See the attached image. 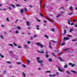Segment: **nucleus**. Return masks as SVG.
<instances>
[{
  "mask_svg": "<svg viewBox=\"0 0 77 77\" xmlns=\"http://www.w3.org/2000/svg\"><path fill=\"white\" fill-rule=\"evenodd\" d=\"M36 59L38 63H43V60H41V58H40V57H37L36 58Z\"/></svg>",
  "mask_w": 77,
  "mask_h": 77,
  "instance_id": "nucleus-1",
  "label": "nucleus"
},
{
  "mask_svg": "<svg viewBox=\"0 0 77 77\" xmlns=\"http://www.w3.org/2000/svg\"><path fill=\"white\" fill-rule=\"evenodd\" d=\"M69 65H71V67H75V66L76 64H72L71 63H69Z\"/></svg>",
  "mask_w": 77,
  "mask_h": 77,
  "instance_id": "nucleus-2",
  "label": "nucleus"
},
{
  "mask_svg": "<svg viewBox=\"0 0 77 77\" xmlns=\"http://www.w3.org/2000/svg\"><path fill=\"white\" fill-rule=\"evenodd\" d=\"M36 44H37V45H39L41 48H42V47H43V45L40 43H37Z\"/></svg>",
  "mask_w": 77,
  "mask_h": 77,
  "instance_id": "nucleus-3",
  "label": "nucleus"
},
{
  "mask_svg": "<svg viewBox=\"0 0 77 77\" xmlns=\"http://www.w3.org/2000/svg\"><path fill=\"white\" fill-rule=\"evenodd\" d=\"M58 71H60L61 72H63V70H62V69H61V68H60V67L58 66Z\"/></svg>",
  "mask_w": 77,
  "mask_h": 77,
  "instance_id": "nucleus-4",
  "label": "nucleus"
},
{
  "mask_svg": "<svg viewBox=\"0 0 77 77\" xmlns=\"http://www.w3.org/2000/svg\"><path fill=\"white\" fill-rule=\"evenodd\" d=\"M70 38H69V37H65L64 38L63 40L64 41H65V40H69V39Z\"/></svg>",
  "mask_w": 77,
  "mask_h": 77,
  "instance_id": "nucleus-5",
  "label": "nucleus"
},
{
  "mask_svg": "<svg viewBox=\"0 0 77 77\" xmlns=\"http://www.w3.org/2000/svg\"><path fill=\"white\" fill-rule=\"evenodd\" d=\"M22 75L24 77H26V73L24 72H23L22 73Z\"/></svg>",
  "mask_w": 77,
  "mask_h": 77,
  "instance_id": "nucleus-6",
  "label": "nucleus"
},
{
  "mask_svg": "<svg viewBox=\"0 0 77 77\" xmlns=\"http://www.w3.org/2000/svg\"><path fill=\"white\" fill-rule=\"evenodd\" d=\"M49 75L50 76V77H55V76H56V74L51 75V74H50Z\"/></svg>",
  "mask_w": 77,
  "mask_h": 77,
  "instance_id": "nucleus-7",
  "label": "nucleus"
},
{
  "mask_svg": "<svg viewBox=\"0 0 77 77\" xmlns=\"http://www.w3.org/2000/svg\"><path fill=\"white\" fill-rule=\"evenodd\" d=\"M26 62L28 64H30V61L29 60H26Z\"/></svg>",
  "mask_w": 77,
  "mask_h": 77,
  "instance_id": "nucleus-8",
  "label": "nucleus"
},
{
  "mask_svg": "<svg viewBox=\"0 0 77 77\" xmlns=\"http://www.w3.org/2000/svg\"><path fill=\"white\" fill-rule=\"evenodd\" d=\"M37 51H38V53H44V51H39V50H38Z\"/></svg>",
  "mask_w": 77,
  "mask_h": 77,
  "instance_id": "nucleus-9",
  "label": "nucleus"
},
{
  "mask_svg": "<svg viewBox=\"0 0 77 77\" xmlns=\"http://www.w3.org/2000/svg\"><path fill=\"white\" fill-rule=\"evenodd\" d=\"M26 25L28 26H30V23H29V22H26Z\"/></svg>",
  "mask_w": 77,
  "mask_h": 77,
  "instance_id": "nucleus-10",
  "label": "nucleus"
},
{
  "mask_svg": "<svg viewBox=\"0 0 77 77\" xmlns=\"http://www.w3.org/2000/svg\"><path fill=\"white\" fill-rule=\"evenodd\" d=\"M59 58L62 62H63V61H64V60H63V59H62V58L61 57H59Z\"/></svg>",
  "mask_w": 77,
  "mask_h": 77,
  "instance_id": "nucleus-11",
  "label": "nucleus"
},
{
  "mask_svg": "<svg viewBox=\"0 0 77 77\" xmlns=\"http://www.w3.org/2000/svg\"><path fill=\"white\" fill-rule=\"evenodd\" d=\"M48 53V52L47 51L46 52V57H49V55H48V54H47Z\"/></svg>",
  "mask_w": 77,
  "mask_h": 77,
  "instance_id": "nucleus-12",
  "label": "nucleus"
},
{
  "mask_svg": "<svg viewBox=\"0 0 77 77\" xmlns=\"http://www.w3.org/2000/svg\"><path fill=\"white\" fill-rule=\"evenodd\" d=\"M69 9L71 11H73V8H72V7H70L69 8Z\"/></svg>",
  "mask_w": 77,
  "mask_h": 77,
  "instance_id": "nucleus-13",
  "label": "nucleus"
},
{
  "mask_svg": "<svg viewBox=\"0 0 77 77\" xmlns=\"http://www.w3.org/2000/svg\"><path fill=\"white\" fill-rule=\"evenodd\" d=\"M71 72H72L73 73H74V74H77V72L74 70H71Z\"/></svg>",
  "mask_w": 77,
  "mask_h": 77,
  "instance_id": "nucleus-14",
  "label": "nucleus"
},
{
  "mask_svg": "<svg viewBox=\"0 0 77 77\" xmlns=\"http://www.w3.org/2000/svg\"><path fill=\"white\" fill-rule=\"evenodd\" d=\"M46 73H51V71L50 70L47 71L45 72Z\"/></svg>",
  "mask_w": 77,
  "mask_h": 77,
  "instance_id": "nucleus-15",
  "label": "nucleus"
},
{
  "mask_svg": "<svg viewBox=\"0 0 77 77\" xmlns=\"http://www.w3.org/2000/svg\"><path fill=\"white\" fill-rule=\"evenodd\" d=\"M16 34H18L19 33V31L16 30L15 31Z\"/></svg>",
  "mask_w": 77,
  "mask_h": 77,
  "instance_id": "nucleus-16",
  "label": "nucleus"
},
{
  "mask_svg": "<svg viewBox=\"0 0 77 77\" xmlns=\"http://www.w3.org/2000/svg\"><path fill=\"white\" fill-rule=\"evenodd\" d=\"M17 29L19 30H21V27L20 26H17Z\"/></svg>",
  "mask_w": 77,
  "mask_h": 77,
  "instance_id": "nucleus-17",
  "label": "nucleus"
},
{
  "mask_svg": "<svg viewBox=\"0 0 77 77\" xmlns=\"http://www.w3.org/2000/svg\"><path fill=\"white\" fill-rule=\"evenodd\" d=\"M7 63L8 64H11L12 63L11 62L9 61H7Z\"/></svg>",
  "mask_w": 77,
  "mask_h": 77,
  "instance_id": "nucleus-18",
  "label": "nucleus"
},
{
  "mask_svg": "<svg viewBox=\"0 0 77 77\" xmlns=\"http://www.w3.org/2000/svg\"><path fill=\"white\" fill-rule=\"evenodd\" d=\"M51 42L49 43V47L50 48H52V47H51Z\"/></svg>",
  "mask_w": 77,
  "mask_h": 77,
  "instance_id": "nucleus-19",
  "label": "nucleus"
},
{
  "mask_svg": "<svg viewBox=\"0 0 77 77\" xmlns=\"http://www.w3.org/2000/svg\"><path fill=\"white\" fill-rule=\"evenodd\" d=\"M8 45L11 46V47H14V45L12 44H8Z\"/></svg>",
  "mask_w": 77,
  "mask_h": 77,
  "instance_id": "nucleus-20",
  "label": "nucleus"
},
{
  "mask_svg": "<svg viewBox=\"0 0 77 77\" xmlns=\"http://www.w3.org/2000/svg\"><path fill=\"white\" fill-rule=\"evenodd\" d=\"M13 44L14 45V46H16V47H17V46H18V45L16 43H15V42H14L13 43Z\"/></svg>",
  "mask_w": 77,
  "mask_h": 77,
  "instance_id": "nucleus-21",
  "label": "nucleus"
},
{
  "mask_svg": "<svg viewBox=\"0 0 77 77\" xmlns=\"http://www.w3.org/2000/svg\"><path fill=\"white\" fill-rule=\"evenodd\" d=\"M20 12L22 14V13H23V12H24V11H23V9H21Z\"/></svg>",
  "mask_w": 77,
  "mask_h": 77,
  "instance_id": "nucleus-22",
  "label": "nucleus"
},
{
  "mask_svg": "<svg viewBox=\"0 0 77 77\" xmlns=\"http://www.w3.org/2000/svg\"><path fill=\"white\" fill-rule=\"evenodd\" d=\"M24 47L25 48H27V45H24Z\"/></svg>",
  "mask_w": 77,
  "mask_h": 77,
  "instance_id": "nucleus-23",
  "label": "nucleus"
},
{
  "mask_svg": "<svg viewBox=\"0 0 77 77\" xmlns=\"http://www.w3.org/2000/svg\"><path fill=\"white\" fill-rule=\"evenodd\" d=\"M10 6L13 7V8H14L15 7V5L14 4H11L10 5Z\"/></svg>",
  "mask_w": 77,
  "mask_h": 77,
  "instance_id": "nucleus-24",
  "label": "nucleus"
},
{
  "mask_svg": "<svg viewBox=\"0 0 77 77\" xmlns=\"http://www.w3.org/2000/svg\"><path fill=\"white\" fill-rule=\"evenodd\" d=\"M0 56H1L2 58H4V56L3 55H2V54H1V53H0Z\"/></svg>",
  "mask_w": 77,
  "mask_h": 77,
  "instance_id": "nucleus-25",
  "label": "nucleus"
},
{
  "mask_svg": "<svg viewBox=\"0 0 77 77\" xmlns=\"http://www.w3.org/2000/svg\"><path fill=\"white\" fill-rule=\"evenodd\" d=\"M68 66V65H67V64H66L64 66V68H67Z\"/></svg>",
  "mask_w": 77,
  "mask_h": 77,
  "instance_id": "nucleus-26",
  "label": "nucleus"
},
{
  "mask_svg": "<svg viewBox=\"0 0 77 77\" xmlns=\"http://www.w3.org/2000/svg\"><path fill=\"white\" fill-rule=\"evenodd\" d=\"M17 64H18V65H20L21 64V63L20 62H17Z\"/></svg>",
  "mask_w": 77,
  "mask_h": 77,
  "instance_id": "nucleus-27",
  "label": "nucleus"
},
{
  "mask_svg": "<svg viewBox=\"0 0 77 77\" xmlns=\"http://www.w3.org/2000/svg\"><path fill=\"white\" fill-rule=\"evenodd\" d=\"M49 62H52V61H53V60H52V59L51 58H49Z\"/></svg>",
  "mask_w": 77,
  "mask_h": 77,
  "instance_id": "nucleus-28",
  "label": "nucleus"
},
{
  "mask_svg": "<svg viewBox=\"0 0 77 77\" xmlns=\"http://www.w3.org/2000/svg\"><path fill=\"white\" fill-rule=\"evenodd\" d=\"M60 15H61V14H59L58 15L56 16V17H60Z\"/></svg>",
  "mask_w": 77,
  "mask_h": 77,
  "instance_id": "nucleus-29",
  "label": "nucleus"
},
{
  "mask_svg": "<svg viewBox=\"0 0 77 77\" xmlns=\"http://www.w3.org/2000/svg\"><path fill=\"white\" fill-rule=\"evenodd\" d=\"M71 20H69L68 22L69 24H70V22H71Z\"/></svg>",
  "mask_w": 77,
  "mask_h": 77,
  "instance_id": "nucleus-30",
  "label": "nucleus"
},
{
  "mask_svg": "<svg viewBox=\"0 0 77 77\" xmlns=\"http://www.w3.org/2000/svg\"><path fill=\"white\" fill-rule=\"evenodd\" d=\"M51 31L52 32H55V30H54V28H52L51 29Z\"/></svg>",
  "mask_w": 77,
  "mask_h": 77,
  "instance_id": "nucleus-31",
  "label": "nucleus"
},
{
  "mask_svg": "<svg viewBox=\"0 0 77 77\" xmlns=\"http://www.w3.org/2000/svg\"><path fill=\"white\" fill-rule=\"evenodd\" d=\"M69 50V48H68L67 49H65L64 50V51H66L68 50Z\"/></svg>",
  "mask_w": 77,
  "mask_h": 77,
  "instance_id": "nucleus-32",
  "label": "nucleus"
},
{
  "mask_svg": "<svg viewBox=\"0 0 77 77\" xmlns=\"http://www.w3.org/2000/svg\"><path fill=\"white\" fill-rule=\"evenodd\" d=\"M22 47L21 46H18L17 48H22Z\"/></svg>",
  "mask_w": 77,
  "mask_h": 77,
  "instance_id": "nucleus-33",
  "label": "nucleus"
},
{
  "mask_svg": "<svg viewBox=\"0 0 77 77\" xmlns=\"http://www.w3.org/2000/svg\"><path fill=\"white\" fill-rule=\"evenodd\" d=\"M72 14H73V13L72 12H71L70 13H69V15H72Z\"/></svg>",
  "mask_w": 77,
  "mask_h": 77,
  "instance_id": "nucleus-34",
  "label": "nucleus"
},
{
  "mask_svg": "<svg viewBox=\"0 0 77 77\" xmlns=\"http://www.w3.org/2000/svg\"><path fill=\"white\" fill-rule=\"evenodd\" d=\"M45 37H46V38H47V39L49 37L48 36L46 35H45Z\"/></svg>",
  "mask_w": 77,
  "mask_h": 77,
  "instance_id": "nucleus-35",
  "label": "nucleus"
},
{
  "mask_svg": "<svg viewBox=\"0 0 77 77\" xmlns=\"http://www.w3.org/2000/svg\"><path fill=\"white\" fill-rule=\"evenodd\" d=\"M66 72L67 74H69V71H66Z\"/></svg>",
  "mask_w": 77,
  "mask_h": 77,
  "instance_id": "nucleus-36",
  "label": "nucleus"
},
{
  "mask_svg": "<svg viewBox=\"0 0 77 77\" xmlns=\"http://www.w3.org/2000/svg\"><path fill=\"white\" fill-rule=\"evenodd\" d=\"M65 43H63L62 44H61V46H63V45H65Z\"/></svg>",
  "mask_w": 77,
  "mask_h": 77,
  "instance_id": "nucleus-37",
  "label": "nucleus"
},
{
  "mask_svg": "<svg viewBox=\"0 0 77 77\" xmlns=\"http://www.w3.org/2000/svg\"><path fill=\"white\" fill-rule=\"evenodd\" d=\"M16 6L17 7L20 6V7H21V5L19 4H16Z\"/></svg>",
  "mask_w": 77,
  "mask_h": 77,
  "instance_id": "nucleus-38",
  "label": "nucleus"
},
{
  "mask_svg": "<svg viewBox=\"0 0 77 77\" xmlns=\"http://www.w3.org/2000/svg\"><path fill=\"white\" fill-rule=\"evenodd\" d=\"M0 37L2 39H4V38L3 37V36L1 35H0Z\"/></svg>",
  "mask_w": 77,
  "mask_h": 77,
  "instance_id": "nucleus-39",
  "label": "nucleus"
},
{
  "mask_svg": "<svg viewBox=\"0 0 77 77\" xmlns=\"http://www.w3.org/2000/svg\"><path fill=\"white\" fill-rule=\"evenodd\" d=\"M73 21L74 22H76V20H75V19H73Z\"/></svg>",
  "mask_w": 77,
  "mask_h": 77,
  "instance_id": "nucleus-40",
  "label": "nucleus"
},
{
  "mask_svg": "<svg viewBox=\"0 0 77 77\" xmlns=\"http://www.w3.org/2000/svg\"><path fill=\"white\" fill-rule=\"evenodd\" d=\"M37 36H38V35H35L34 36V38H36V37H37Z\"/></svg>",
  "mask_w": 77,
  "mask_h": 77,
  "instance_id": "nucleus-41",
  "label": "nucleus"
},
{
  "mask_svg": "<svg viewBox=\"0 0 77 77\" xmlns=\"http://www.w3.org/2000/svg\"><path fill=\"white\" fill-rule=\"evenodd\" d=\"M56 74H57V75H59V72H56Z\"/></svg>",
  "mask_w": 77,
  "mask_h": 77,
  "instance_id": "nucleus-42",
  "label": "nucleus"
},
{
  "mask_svg": "<svg viewBox=\"0 0 77 77\" xmlns=\"http://www.w3.org/2000/svg\"><path fill=\"white\" fill-rule=\"evenodd\" d=\"M27 42L28 44H30V43H31V42H30V41H28Z\"/></svg>",
  "mask_w": 77,
  "mask_h": 77,
  "instance_id": "nucleus-43",
  "label": "nucleus"
},
{
  "mask_svg": "<svg viewBox=\"0 0 77 77\" xmlns=\"http://www.w3.org/2000/svg\"><path fill=\"white\" fill-rule=\"evenodd\" d=\"M7 21H9V18H7Z\"/></svg>",
  "mask_w": 77,
  "mask_h": 77,
  "instance_id": "nucleus-44",
  "label": "nucleus"
},
{
  "mask_svg": "<svg viewBox=\"0 0 77 77\" xmlns=\"http://www.w3.org/2000/svg\"><path fill=\"white\" fill-rule=\"evenodd\" d=\"M67 36H68L69 37H72V35H67Z\"/></svg>",
  "mask_w": 77,
  "mask_h": 77,
  "instance_id": "nucleus-45",
  "label": "nucleus"
},
{
  "mask_svg": "<svg viewBox=\"0 0 77 77\" xmlns=\"http://www.w3.org/2000/svg\"><path fill=\"white\" fill-rule=\"evenodd\" d=\"M72 29H71L70 30V32H72Z\"/></svg>",
  "mask_w": 77,
  "mask_h": 77,
  "instance_id": "nucleus-46",
  "label": "nucleus"
},
{
  "mask_svg": "<svg viewBox=\"0 0 77 77\" xmlns=\"http://www.w3.org/2000/svg\"><path fill=\"white\" fill-rule=\"evenodd\" d=\"M6 71H4V72H3V74H6Z\"/></svg>",
  "mask_w": 77,
  "mask_h": 77,
  "instance_id": "nucleus-47",
  "label": "nucleus"
},
{
  "mask_svg": "<svg viewBox=\"0 0 77 77\" xmlns=\"http://www.w3.org/2000/svg\"><path fill=\"white\" fill-rule=\"evenodd\" d=\"M37 20L38 21V22H41V20L38 19H37Z\"/></svg>",
  "mask_w": 77,
  "mask_h": 77,
  "instance_id": "nucleus-48",
  "label": "nucleus"
},
{
  "mask_svg": "<svg viewBox=\"0 0 77 77\" xmlns=\"http://www.w3.org/2000/svg\"><path fill=\"white\" fill-rule=\"evenodd\" d=\"M64 33H66V30L65 29L64 31Z\"/></svg>",
  "mask_w": 77,
  "mask_h": 77,
  "instance_id": "nucleus-49",
  "label": "nucleus"
},
{
  "mask_svg": "<svg viewBox=\"0 0 77 77\" xmlns=\"http://www.w3.org/2000/svg\"><path fill=\"white\" fill-rule=\"evenodd\" d=\"M23 66L24 68H25V67H26V65H25L24 64H23Z\"/></svg>",
  "mask_w": 77,
  "mask_h": 77,
  "instance_id": "nucleus-50",
  "label": "nucleus"
},
{
  "mask_svg": "<svg viewBox=\"0 0 77 77\" xmlns=\"http://www.w3.org/2000/svg\"><path fill=\"white\" fill-rule=\"evenodd\" d=\"M25 11H27V8H25Z\"/></svg>",
  "mask_w": 77,
  "mask_h": 77,
  "instance_id": "nucleus-51",
  "label": "nucleus"
},
{
  "mask_svg": "<svg viewBox=\"0 0 77 77\" xmlns=\"http://www.w3.org/2000/svg\"><path fill=\"white\" fill-rule=\"evenodd\" d=\"M74 26L75 27H77V24H75Z\"/></svg>",
  "mask_w": 77,
  "mask_h": 77,
  "instance_id": "nucleus-52",
  "label": "nucleus"
},
{
  "mask_svg": "<svg viewBox=\"0 0 77 77\" xmlns=\"http://www.w3.org/2000/svg\"><path fill=\"white\" fill-rule=\"evenodd\" d=\"M77 38H75L74 39L75 40V41H77Z\"/></svg>",
  "mask_w": 77,
  "mask_h": 77,
  "instance_id": "nucleus-53",
  "label": "nucleus"
},
{
  "mask_svg": "<svg viewBox=\"0 0 77 77\" xmlns=\"http://www.w3.org/2000/svg\"><path fill=\"white\" fill-rule=\"evenodd\" d=\"M12 52H13V51H10L9 52V53H10V54H11V53H12Z\"/></svg>",
  "mask_w": 77,
  "mask_h": 77,
  "instance_id": "nucleus-54",
  "label": "nucleus"
},
{
  "mask_svg": "<svg viewBox=\"0 0 77 77\" xmlns=\"http://www.w3.org/2000/svg\"><path fill=\"white\" fill-rule=\"evenodd\" d=\"M3 9L4 11H5L6 10V8H3Z\"/></svg>",
  "mask_w": 77,
  "mask_h": 77,
  "instance_id": "nucleus-55",
  "label": "nucleus"
},
{
  "mask_svg": "<svg viewBox=\"0 0 77 77\" xmlns=\"http://www.w3.org/2000/svg\"><path fill=\"white\" fill-rule=\"evenodd\" d=\"M40 15L42 17H44V16H43L42 14H40Z\"/></svg>",
  "mask_w": 77,
  "mask_h": 77,
  "instance_id": "nucleus-56",
  "label": "nucleus"
},
{
  "mask_svg": "<svg viewBox=\"0 0 77 77\" xmlns=\"http://www.w3.org/2000/svg\"><path fill=\"white\" fill-rule=\"evenodd\" d=\"M48 20H49V21H51V20H51L50 18H48Z\"/></svg>",
  "mask_w": 77,
  "mask_h": 77,
  "instance_id": "nucleus-57",
  "label": "nucleus"
},
{
  "mask_svg": "<svg viewBox=\"0 0 77 77\" xmlns=\"http://www.w3.org/2000/svg\"><path fill=\"white\" fill-rule=\"evenodd\" d=\"M18 20H17L15 22L16 23H17V22H18Z\"/></svg>",
  "mask_w": 77,
  "mask_h": 77,
  "instance_id": "nucleus-58",
  "label": "nucleus"
},
{
  "mask_svg": "<svg viewBox=\"0 0 77 77\" xmlns=\"http://www.w3.org/2000/svg\"><path fill=\"white\" fill-rule=\"evenodd\" d=\"M70 25H74V23H70Z\"/></svg>",
  "mask_w": 77,
  "mask_h": 77,
  "instance_id": "nucleus-59",
  "label": "nucleus"
},
{
  "mask_svg": "<svg viewBox=\"0 0 77 77\" xmlns=\"http://www.w3.org/2000/svg\"><path fill=\"white\" fill-rule=\"evenodd\" d=\"M9 67L10 68H12V67L11 66H9Z\"/></svg>",
  "mask_w": 77,
  "mask_h": 77,
  "instance_id": "nucleus-60",
  "label": "nucleus"
},
{
  "mask_svg": "<svg viewBox=\"0 0 77 77\" xmlns=\"http://www.w3.org/2000/svg\"><path fill=\"white\" fill-rule=\"evenodd\" d=\"M38 70H41V68H38Z\"/></svg>",
  "mask_w": 77,
  "mask_h": 77,
  "instance_id": "nucleus-61",
  "label": "nucleus"
},
{
  "mask_svg": "<svg viewBox=\"0 0 77 77\" xmlns=\"http://www.w3.org/2000/svg\"><path fill=\"white\" fill-rule=\"evenodd\" d=\"M8 8L9 9H10V10L12 9V8H11L10 7H8Z\"/></svg>",
  "mask_w": 77,
  "mask_h": 77,
  "instance_id": "nucleus-62",
  "label": "nucleus"
},
{
  "mask_svg": "<svg viewBox=\"0 0 77 77\" xmlns=\"http://www.w3.org/2000/svg\"><path fill=\"white\" fill-rule=\"evenodd\" d=\"M29 6L30 8H32V5H29Z\"/></svg>",
  "mask_w": 77,
  "mask_h": 77,
  "instance_id": "nucleus-63",
  "label": "nucleus"
},
{
  "mask_svg": "<svg viewBox=\"0 0 77 77\" xmlns=\"http://www.w3.org/2000/svg\"><path fill=\"white\" fill-rule=\"evenodd\" d=\"M33 39V37H31V39Z\"/></svg>",
  "mask_w": 77,
  "mask_h": 77,
  "instance_id": "nucleus-64",
  "label": "nucleus"
}]
</instances>
